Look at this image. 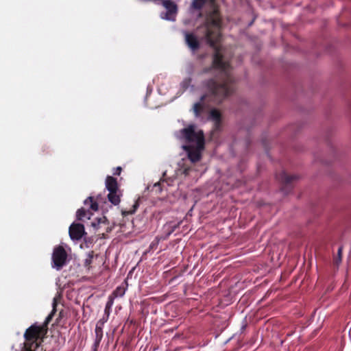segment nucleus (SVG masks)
I'll use <instances>...</instances> for the list:
<instances>
[{
    "label": "nucleus",
    "mask_w": 351,
    "mask_h": 351,
    "mask_svg": "<svg viewBox=\"0 0 351 351\" xmlns=\"http://www.w3.org/2000/svg\"><path fill=\"white\" fill-rule=\"evenodd\" d=\"M245 327H246V326H245V325L242 326V327H241V330H244V329L245 328Z\"/></svg>",
    "instance_id": "c85d7f7f"
},
{
    "label": "nucleus",
    "mask_w": 351,
    "mask_h": 351,
    "mask_svg": "<svg viewBox=\"0 0 351 351\" xmlns=\"http://www.w3.org/2000/svg\"><path fill=\"white\" fill-rule=\"evenodd\" d=\"M93 255L92 253L89 252L87 256H86V258H85L84 260V266L85 267H88L89 266L91 263H92V261H93Z\"/></svg>",
    "instance_id": "f3484780"
},
{
    "label": "nucleus",
    "mask_w": 351,
    "mask_h": 351,
    "mask_svg": "<svg viewBox=\"0 0 351 351\" xmlns=\"http://www.w3.org/2000/svg\"><path fill=\"white\" fill-rule=\"evenodd\" d=\"M206 31L205 36L208 40H211V33L209 29L208 23H206Z\"/></svg>",
    "instance_id": "4be33fe9"
},
{
    "label": "nucleus",
    "mask_w": 351,
    "mask_h": 351,
    "mask_svg": "<svg viewBox=\"0 0 351 351\" xmlns=\"http://www.w3.org/2000/svg\"><path fill=\"white\" fill-rule=\"evenodd\" d=\"M341 252H342V247H339L337 251L338 257L335 259L336 263L338 265L341 261Z\"/></svg>",
    "instance_id": "412c9836"
},
{
    "label": "nucleus",
    "mask_w": 351,
    "mask_h": 351,
    "mask_svg": "<svg viewBox=\"0 0 351 351\" xmlns=\"http://www.w3.org/2000/svg\"><path fill=\"white\" fill-rule=\"evenodd\" d=\"M92 226H93V227H95V226H96L95 223H92Z\"/></svg>",
    "instance_id": "c756f323"
},
{
    "label": "nucleus",
    "mask_w": 351,
    "mask_h": 351,
    "mask_svg": "<svg viewBox=\"0 0 351 351\" xmlns=\"http://www.w3.org/2000/svg\"><path fill=\"white\" fill-rule=\"evenodd\" d=\"M106 189L108 191V199L114 206L120 203V195L117 179L108 176L105 182Z\"/></svg>",
    "instance_id": "20e7f679"
},
{
    "label": "nucleus",
    "mask_w": 351,
    "mask_h": 351,
    "mask_svg": "<svg viewBox=\"0 0 351 351\" xmlns=\"http://www.w3.org/2000/svg\"><path fill=\"white\" fill-rule=\"evenodd\" d=\"M195 125H191L176 132V136L180 140L185 141L188 145H182L186 152L189 159L196 162L201 159V152L204 147V136L202 130L195 131Z\"/></svg>",
    "instance_id": "f03ea898"
},
{
    "label": "nucleus",
    "mask_w": 351,
    "mask_h": 351,
    "mask_svg": "<svg viewBox=\"0 0 351 351\" xmlns=\"http://www.w3.org/2000/svg\"><path fill=\"white\" fill-rule=\"evenodd\" d=\"M206 0H193L191 3V8L194 10H200L204 6Z\"/></svg>",
    "instance_id": "dca6fc26"
},
{
    "label": "nucleus",
    "mask_w": 351,
    "mask_h": 351,
    "mask_svg": "<svg viewBox=\"0 0 351 351\" xmlns=\"http://www.w3.org/2000/svg\"><path fill=\"white\" fill-rule=\"evenodd\" d=\"M152 91V88H149V86H147V95H146V97H147V95L149 94H150Z\"/></svg>",
    "instance_id": "bb28decb"
},
{
    "label": "nucleus",
    "mask_w": 351,
    "mask_h": 351,
    "mask_svg": "<svg viewBox=\"0 0 351 351\" xmlns=\"http://www.w3.org/2000/svg\"><path fill=\"white\" fill-rule=\"evenodd\" d=\"M192 72V68L190 69L189 73H191Z\"/></svg>",
    "instance_id": "7c9ffc66"
},
{
    "label": "nucleus",
    "mask_w": 351,
    "mask_h": 351,
    "mask_svg": "<svg viewBox=\"0 0 351 351\" xmlns=\"http://www.w3.org/2000/svg\"><path fill=\"white\" fill-rule=\"evenodd\" d=\"M161 5L166 11L160 12V17L165 21H175L178 11L177 4L173 0H164Z\"/></svg>",
    "instance_id": "39448f33"
},
{
    "label": "nucleus",
    "mask_w": 351,
    "mask_h": 351,
    "mask_svg": "<svg viewBox=\"0 0 351 351\" xmlns=\"http://www.w3.org/2000/svg\"><path fill=\"white\" fill-rule=\"evenodd\" d=\"M177 226H176V225H175V226H171V230L167 233V237H169L171 234H172V233L175 231V230H176V228H177Z\"/></svg>",
    "instance_id": "a878e982"
},
{
    "label": "nucleus",
    "mask_w": 351,
    "mask_h": 351,
    "mask_svg": "<svg viewBox=\"0 0 351 351\" xmlns=\"http://www.w3.org/2000/svg\"><path fill=\"white\" fill-rule=\"evenodd\" d=\"M45 330L43 327L35 323L26 330L24 337L27 340L37 339L40 335Z\"/></svg>",
    "instance_id": "6e6552de"
},
{
    "label": "nucleus",
    "mask_w": 351,
    "mask_h": 351,
    "mask_svg": "<svg viewBox=\"0 0 351 351\" xmlns=\"http://www.w3.org/2000/svg\"><path fill=\"white\" fill-rule=\"evenodd\" d=\"M69 262L68 254L62 246L58 245L53 248L51 255V267L60 271Z\"/></svg>",
    "instance_id": "7ed1b4c3"
},
{
    "label": "nucleus",
    "mask_w": 351,
    "mask_h": 351,
    "mask_svg": "<svg viewBox=\"0 0 351 351\" xmlns=\"http://www.w3.org/2000/svg\"><path fill=\"white\" fill-rule=\"evenodd\" d=\"M127 288H128V284H127V282L125 281L121 285L118 286L113 291L112 293L110 295L114 296V298H121L125 295Z\"/></svg>",
    "instance_id": "ddd939ff"
},
{
    "label": "nucleus",
    "mask_w": 351,
    "mask_h": 351,
    "mask_svg": "<svg viewBox=\"0 0 351 351\" xmlns=\"http://www.w3.org/2000/svg\"><path fill=\"white\" fill-rule=\"evenodd\" d=\"M185 37V41L188 47L193 51H195L199 48V43L197 38L192 33L186 31L183 32Z\"/></svg>",
    "instance_id": "9d476101"
},
{
    "label": "nucleus",
    "mask_w": 351,
    "mask_h": 351,
    "mask_svg": "<svg viewBox=\"0 0 351 351\" xmlns=\"http://www.w3.org/2000/svg\"><path fill=\"white\" fill-rule=\"evenodd\" d=\"M191 82L192 78L191 77H186L181 82L180 87L183 89V90H186L188 88H190L191 92H194L195 88Z\"/></svg>",
    "instance_id": "4468645a"
},
{
    "label": "nucleus",
    "mask_w": 351,
    "mask_h": 351,
    "mask_svg": "<svg viewBox=\"0 0 351 351\" xmlns=\"http://www.w3.org/2000/svg\"><path fill=\"white\" fill-rule=\"evenodd\" d=\"M165 175H166V173L164 172L163 175H162V178L158 182H156V183H155L154 184V188H158V190L159 192H161L162 190L160 186H161V184L162 183L163 184L164 182H165V178H165Z\"/></svg>",
    "instance_id": "a211bd4d"
},
{
    "label": "nucleus",
    "mask_w": 351,
    "mask_h": 351,
    "mask_svg": "<svg viewBox=\"0 0 351 351\" xmlns=\"http://www.w3.org/2000/svg\"><path fill=\"white\" fill-rule=\"evenodd\" d=\"M69 237L71 240L78 241L86 234L83 224L73 222L69 229Z\"/></svg>",
    "instance_id": "0eeeda50"
},
{
    "label": "nucleus",
    "mask_w": 351,
    "mask_h": 351,
    "mask_svg": "<svg viewBox=\"0 0 351 351\" xmlns=\"http://www.w3.org/2000/svg\"><path fill=\"white\" fill-rule=\"evenodd\" d=\"M114 296H112V295H109L108 298V301L106 304V308H111L112 309V307L114 304Z\"/></svg>",
    "instance_id": "aec40b11"
},
{
    "label": "nucleus",
    "mask_w": 351,
    "mask_h": 351,
    "mask_svg": "<svg viewBox=\"0 0 351 351\" xmlns=\"http://www.w3.org/2000/svg\"><path fill=\"white\" fill-rule=\"evenodd\" d=\"M213 64V67L224 75L226 80L221 84L214 79L206 80L197 88L200 93L199 101L194 104L192 110L195 117L203 123L206 122L204 115L207 112L206 101L221 103L234 91L233 86L230 84L232 81L230 64L223 60L218 50L214 54Z\"/></svg>",
    "instance_id": "f257e3e1"
},
{
    "label": "nucleus",
    "mask_w": 351,
    "mask_h": 351,
    "mask_svg": "<svg viewBox=\"0 0 351 351\" xmlns=\"http://www.w3.org/2000/svg\"><path fill=\"white\" fill-rule=\"evenodd\" d=\"M84 204L85 205L90 204V207L88 210H86L83 208H81L77 210L76 219L79 221L82 220L84 217L90 219V217L93 215V211H97L98 210V204L96 202H93V197L91 196L85 199L84 201Z\"/></svg>",
    "instance_id": "423d86ee"
},
{
    "label": "nucleus",
    "mask_w": 351,
    "mask_h": 351,
    "mask_svg": "<svg viewBox=\"0 0 351 351\" xmlns=\"http://www.w3.org/2000/svg\"><path fill=\"white\" fill-rule=\"evenodd\" d=\"M108 317L103 315V317L97 322L99 323V325H104L108 322Z\"/></svg>",
    "instance_id": "5701e85b"
},
{
    "label": "nucleus",
    "mask_w": 351,
    "mask_h": 351,
    "mask_svg": "<svg viewBox=\"0 0 351 351\" xmlns=\"http://www.w3.org/2000/svg\"><path fill=\"white\" fill-rule=\"evenodd\" d=\"M138 206V204H137V203H136V204L134 205V210H133L131 213H134V212H135V210H136V208H137Z\"/></svg>",
    "instance_id": "cd10ccee"
},
{
    "label": "nucleus",
    "mask_w": 351,
    "mask_h": 351,
    "mask_svg": "<svg viewBox=\"0 0 351 351\" xmlns=\"http://www.w3.org/2000/svg\"><path fill=\"white\" fill-rule=\"evenodd\" d=\"M104 325H99V322H97L95 332V339L93 343L95 350L99 346L102 337H103V328Z\"/></svg>",
    "instance_id": "9b49d317"
},
{
    "label": "nucleus",
    "mask_w": 351,
    "mask_h": 351,
    "mask_svg": "<svg viewBox=\"0 0 351 351\" xmlns=\"http://www.w3.org/2000/svg\"><path fill=\"white\" fill-rule=\"evenodd\" d=\"M56 306H57V300H56V298H54L53 300V302H52V310H51V313L45 318L43 325H41V326L43 327L45 330H47V325L49 324V322L52 319L54 314L56 312Z\"/></svg>",
    "instance_id": "f8f14e48"
},
{
    "label": "nucleus",
    "mask_w": 351,
    "mask_h": 351,
    "mask_svg": "<svg viewBox=\"0 0 351 351\" xmlns=\"http://www.w3.org/2000/svg\"><path fill=\"white\" fill-rule=\"evenodd\" d=\"M297 178H298V177L296 176H295V175L289 176L285 171H282L278 177V179L279 180H280L281 182H285L286 184H289L293 180H295Z\"/></svg>",
    "instance_id": "2eb2a0df"
},
{
    "label": "nucleus",
    "mask_w": 351,
    "mask_h": 351,
    "mask_svg": "<svg viewBox=\"0 0 351 351\" xmlns=\"http://www.w3.org/2000/svg\"><path fill=\"white\" fill-rule=\"evenodd\" d=\"M111 312H112V309L111 308H106L105 307L104 315H106V317H109Z\"/></svg>",
    "instance_id": "b1692460"
},
{
    "label": "nucleus",
    "mask_w": 351,
    "mask_h": 351,
    "mask_svg": "<svg viewBox=\"0 0 351 351\" xmlns=\"http://www.w3.org/2000/svg\"><path fill=\"white\" fill-rule=\"evenodd\" d=\"M159 241L160 239H158V237H156L155 239L150 243L149 246V250L150 251L155 250L157 247Z\"/></svg>",
    "instance_id": "6ab92c4d"
},
{
    "label": "nucleus",
    "mask_w": 351,
    "mask_h": 351,
    "mask_svg": "<svg viewBox=\"0 0 351 351\" xmlns=\"http://www.w3.org/2000/svg\"><path fill=\"white\" fill-rule=\"evenodd\" d=\"M121 167H117L114 172H113V174L115 175V176H119L120 173H121Z\"/></svg>",
    "instance_id": "393cba45"
},
{
    "label": "nucleus",
    "mask_w": 351,
    "mask_h": 351,
    "mask_svg": "<svg viewBox=\"0 0 351 351\" xmlns=\"http://www.w3.org/2000/svg\"><path fill=\"white\" fill-rule=\"evenodd\" d=\"M206 121H211L213 122V132H217L221 129V114L217 109H212L207 118L205 119Z\"/></svg>",
    "instance_id": "1a4fd4ad"
}]
</instances>
